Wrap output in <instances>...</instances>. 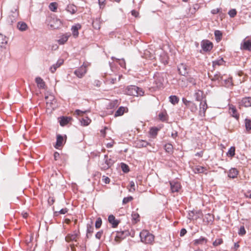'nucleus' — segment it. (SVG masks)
<instances>
[{"instance_id":"7c9ffc66","label":"nucleus","mask_w":251,"mask_h":251,"mask_svg":"<svg viewBox=\"0 0 251 251\" xmlns=\"http://www.w3.org/2000/svg\"><path fill=\"white\" fill-rule=\"evenodd\" d=\"M66 9L68 12H70L72 14H75L77 11L76 7L74 4L68 5Z\"/></svg>"},{"instance_id":"7ed1b4c3","label":"nucleus","mask_w":251,"mask_h":251,"mask_svg":"<svg viewBox=\"0 0 251 251\" xmlns=\"http://www.w3.org/2000/svg\"><path fill=\"white\" fill-rule=\"evenodd\" d=\"M115 161L109 157L108 155L105 154L104 156L102 161L100 162V166L101 170L105 171L110 168L115 163Z\"/></svg>"},{"instance_id":"1a4fd4ad","label":"nucleus","mask_w":251,"mask_h":251,"mask_svg":"<svg viewBox=\"0 0 251 251\" xmlns=\"http://www.w3.org/2000/svg\"><path fill=\"white\" fill-rule=\"evenodd\" d=\"M201 46L204 51H208L213 48V44L208 40L202 41L201 43Z\"/></svg>"},{"instance_id":"58836bf2","label":"nucleus","mask_w":251,"mask_h":251,"mask_svg":"<svg viewBox=\"0 0 251 251\" xmlns=\"http://www.w3.org/2000/svg\"><path fill=\"white\" fill-rule=\"evenodd\" d=\"M169 99L170 101L173 104L177 103L179 101V99L176 96H171Z\"/></svg>"},{"instance_id":"4c0bfd02","label":"nucleus","mask_w":251,"mask_h":251,"mask_svg":"<svg viewBox=\"0 0 251 251\" xmlns=\"http://www.w3.org/2000/svg\"><path fill=\"white\" fill-rule=\"evenodd\" d=\"M229 112L232 115V116L236 119H238L239 116L237 114L236 109L235 107H230L229 108Z\"/></svg>"},{"instance_id":"b1692460","label":"nucleus","mask_w":251,"mask_h":251,"mask_svg":"<svg viewBox=\"0 0 251 251\" xmlns=\"http://www.w3.org/2000/svg\"><path fill=\"white\" fill-rule=\"evenodd\" d=\"M238 172L235 168H231L229 170L228 173V176L231 178H234L237 177Z\"/></svg>"},{"instance_id":"72a5a7b5","label":"nucleus","mask_w":251,"mask_h":251,"mask_svg":"<svg viewBox=\"0 0 251 251\" xmlns=\"http://www.w3.org/2000/svg\"><path fill=\"white\" fill-rule=\"evenodd\" d=\"M224 61L223 58H221L219 59L213 61V66L215 67L216 66H220L224 64Z\"/></svg>"},{"instance_id":"a19ab883","label":"nucleus","mask_w":251,"mask_h":251,"mask_svg":"<svg viewBox=\"0 0 251 251\" xmlns=\"http://www.w3.org/2000/svg\"><path fill=\"white\" fill-rule=\"evenodd\" d=\"M206 170L204 167L201 166H197L194 169V172L195 173H203Z\"/></svg>"},{"instance_id":"9d476101","label":"nucleus","mask_w":251,"mask_h":251,"mask_svg":"<svg viewBox=\"0 0 251 251\" xmlns=\"http://www.w3.org/2000/svg\"><path fill=\"white\" fill-rule=\"evenodd\" d=\"M177 69L179 73L182 75L185 76L188 74V67L185 64L181 63L178 65L177 66Z\"/></svg>"},{"instance_id":"5fc2aeb1","label":"nucleus","mask_w":251,"mask_h":251,"mask_svg":"<svg viewBox=\"0 0 251 251\" xmlns=\"http://www.w3.org/2000/svg\"><path fill=\"white\" fill-rule=\"evenodd\" d=\"M196 100L197 101H200L201 100L202 92L199 91V92L195 93Z\"/></svg>"},{"instance_id":"f03ea898","label":"nucleus","mask_w":251,"mask_h":251,"mask_svg":"<svg viewBox=\"0 0 251 251\" xmlns=\"http://www.w3.org/2000/svg\"><path fill=\"white\" fill-rule=\"evenodd\" d=\"M125 93L127 95L138 97L143 96L144 91L137 86L130 85L126 88Z\"/></svg>"},{"instance_id":"603ef678","label":"nucleus","mask_w":251,"mask_h":251,"mask_svg":"<svg viewBox=\"0 0 251 251\" xmlns=\"http://www.w3.org/2000/svg\"><path fill=\"white\" fill-rule=\"evenodd\" d=\"M87 112H89V111L88 110H84V111H82V110H79V109H76L75 111V114L77 116H81L83 114Z\"/></svg>"},{"instance_id":"2f4dec72","label":"nucleus","mask_w":251,"mask_h":251,"mask_svg":"<svg viewBox=\"0 0 251 251\" xmlns=\"http://www.w3.org/2000/svg\"><path fill=\"white\" fill-rule=\"evenodd\" d=\"M125 108L124 107H123V106L120 107L118 109V110L115 112V113L114 115L115 117H118V116H120L123 115L125 112Z\"/></svg>"},{"instance_id":"69168bd1","label":"nucleus","mask_w":251,"mask_h":251,"mask_svg":"<svg viewBox=\"0 0 251 251\" xmlns=\"http://www.w3.org/2000/svg\"><path fill=\"white\" fill-rule=\"evenodd\" d=\"M131 13V15L133 16H134L135 17H138V16L139 15V13L135 10H132Z\"/></svg>"},{"instance_id":"412c9836","label":"nucleus","mask_w":251,"mask_h":251,"mask_svg":"<svg viewBox=\"0 0 251 251\" xmlns=\"http://www.w3.org/2000/svg\"><path fill=\"white\" fill-rule=\"evenodd\" d=\"M127 235V232L126 231H121L117 232L115 239L117 240L124 239Z\"/></svg>"},{"instance_id":"c85d7f7f","label":"nucleus","mask_w":251,"mask_h":251,"mask_svg":"<svg viewBox=\"0 0 251 251\" xmlns=\"http://www.w3.org/2000/svg\"><path fill=\"white\" fill-rule=\"evenodd\" d=\"M17 28L22 31H25L27 28V25L24 22H19L17 24Z\"/></svg>"},{"instance_id":"473e14b6","label":"nucleus","mask_w":251,"mask_h":251,"mask_svg":"<svg viewBox=\"0 0 251 251\" xmlns=\"http://www.w3.org/2000/svg\"><path fill=\"white\" fill-rule=\"evenodd\" d=\"M149 145V143L144 140H139L136 143V146L138 148L146 147Z\"/></svg>"},{"instance_id":"ea45409f","label":"nucleus","mask_w":251,"mask_h":251,"mask_svg":"<svg viewBox=\"0 0 251 251\" xmlns=\"http://www.w3.org/2000/svg\"><path fill=\"white\" fill-rule=\"evenodd\" d=\"M164 149L168 153H171L173 151V147L172 144H167L164 146Z\"/></svg>"},{"instance_id":"774afa93","label":"nucleus","mask_w":251,"mask_h":251,"mask_svg":"<svg viewBox=\"0 0 251 251\" xmlns=\"http://www.w3.org/2000/svg\"><path fill=\"white\" fill-rule=\"evenodd\" d=\"M245 196L247 198L251 199V191H248L245 193Z\"/></svg>"},{"instance_id":"49530a36","label":"nucleus","mask_w":251,"mask_h":251,"mask_svg":"<svg viewBox=\"0 0 251 251\" xmlns=\"http://www.w3.org/2000/svg\"><path fill=\"white\" fill-rule=\"evenodd\" d=\"M223 240L221 238H218L216 239L213 242V245L215 247L218 246L223 243Z\"/></svg>"},{"instance_id":"052dcab7","label":"nucleus","mask_w":251,"mask_h":251,"mask_svg":"<svg viewBox=\"0 0 251 251\" xmlns=\"http://www.w3.org/2000/svg\"><path fill=\"white\" fill-rule=\"evenodd\" d=\"M68 210L67 208H63L61 209L58 212V213L60 214H65L68 212ZM57 213V212H55V213Z\"/></svg>"},{"instance_id":"09e8293b","label":"nucleus","mask_w":251,"mask_h":251,"mask_svg":"<svg viewBox=\"0 0 251 251\" xmlns=\"http://www.w3.org/2000/svg\"><path fill=\"white\" fill-rule=\"evenodd\" d=\"M121 168L123 171L125 173H127L129 172L128 166L124 163H121Z\"/></svg>"},{"instance_id":"cd10ccee","label":"nucleus","mask_w":251,"mask_h":251,"mask_svg":"<svg viewBox=\"0 0 251 251\" xmlns=\"http://www.w3.org/2000/svg\"><path fill=\"white\" fill-rule=\"evenodd\" d=\"M7 43V39L2 34H0V49L5 47Z\"/></svg>"},{"instance_id":"f8f14e48","label":"nucleus","mask_w":251,"mask_h":251,"mask_svg":"<svg viewBox=\"0 0 251 251\" xmlns=\"http://www.w3.org/2000/svg\"><path fill=\"white\" fill-rule=\"evenodd\" d=\"M207 105L206 101H201L200 104V115L201 117L205 116V113L207 109Z\"/></svg>"},{"instance_id":"3c124183","label":"nucleus","mask_w":251,"mask_h":251,"mask_svg":"<svg viewBox=\"0 0 251 251\" xmlns=\"http://www.w3.org/2000/svg\"><path fill=\"white\" fill-rule=\"evenodd\" d=\"M133 200V197L132 196H129L127 197H125L123 200V204H125L128 202L131 201Z\"/></svg>"},{"instance_id":"13d9d810","label":"nucleus","mask_w":251,"mask_h":251,"mask_svg":"<svg viewBox=\"0 0 251 251\" xmlns=\"http://www.w3.org/2000/svg\"><path fill=\"white\" fill-rule=\"evenodd\" d=\"M182 101L183 103L186 105V106L188 107L189 105L191 103L192 101L187 100L185 98H183L182 99Z\"/></svg>"},{"instance_id":"9b49d317","label":"nucleus","mask_w":251,"mask_h":251,"mask_svg":"<svg viewBox=\"0 0 251 251\" xmlns=\"http://www.w3.org/2000/svg\"><path fill=\"white\" fill-rule=\"evenodd\" d=\"M170 184L172 193L178 192L181 187L180 183L178 182L170 181Z\"/></svg>"},{"instance_id":"6e6552de","label":"nucleus","mask_w":251,"mask_h":251,"mask_svg":"<svg viewBox=\"0 0 251 251\" xmlns=\"http://www.w3.org/2000/svg\"><path fill=\"white\" fill-rule=\"evenodd\" d=\"M87 72L86 66L83 64L79 68L75 70V74L79 78L82 77Z\"/></svg>"},{"instance_id":"864d4df0","label":"nucleus","mask_w":251,"mask_h":251,"mask_svg":"<svg viewBox=\"0 0 251 251\" xmlns=\"http://www.w3.org/2000/svg\"><path fill=\"white\" fill-rule=\"evenodd\" d=\"M228 13L230 17L233 18L237 14V12L235 9H232L228 11Z\"/></svg>"},{"instance_id":"dca6fc26","label":"nucleus","mask_w":251,"mask_h":251,"mask_svg":"<svg viewBox=\"0 0 251 251\" xmlns=\"http://www.w3.org/2000/svg\"><path fill=\"white\" fill-rule=\"evenodd\" d=\"M241 48L243 50L251 51V40H244L243 43L241 44Z\"/></svg>"},{"instance_id":"ddd939ff","label":"nucleus","mask_w":251,"mask_h":251,"mask_svg":"<svg viewBox=\"0 0 251 251\" xmlns=\"http://www.w3.org/2000/svg\"><path fill=\"white\" fill-rule=\"evenodd\" d=\"M208 240L207 238L201 236L199 239H195L193 241V244L195 246H198L199 245L206 244L207 243Z\"/></svg>"},{"instance_id":"0e129e2a","label":"nucleus","mask_w":251,"mask_h":251,"mask_svg":"<svg viewBox=\"0 0 251 251\" xmlns=\"http://www.w3.org/2000/svg\"><path fill=\"white\" fill-rule=\"evenodd\" d=\"M54 202V199L53 197H50L48 199V203L50 205H52Z\"/></svg>"},{"instance_id":"0eeeda50","label":"nucleus","mask_w":251,"mask_h":251,"mask_svg":"<svg viewBox=\"0 0 251 251\" xmlns=\"http://www.w3.org/2000/svg\"><path fill=\"white\" fill-rule=\"evenodd\" d=\"M122 76V75H119L118 76V81L120 80ZM104 77H105V82L107 84H114L117 80V75H115V77H113L111 75L109 76L105 74Z\"/></svg>"},{"instance_id":"e433bc0d","label":"nucleus","mask_w":251,"mask_h":251,"mask_svg":"<svg viewBox=\"0 0 251 251\" xmlns=\"http://www.w3.org/2000/svg\"><path fill=\"white\" fill-rule=\"evenodd\" d=\"M214 35L217 42L220 41L222 37V33L221 31L217 30L215 31Z\"/></svg>"},{"instance_id":"8fccbe9b","label":"nucleus","mask_w":251,"mask_h":251,"mask_svg":"<svg viewBox=\"0 0 251 251\" xmlns=\"http://www.w3.org/2000/svg\"><path fill=\"white\" fill-rule=\"evenodd\" d=\"M102 224V220L100 218H98L95 223V227L96 228H99Z\"/></svg>"},{"instance_id":"4d7b16f0","label":"nucleus","mask_w":251,"mask_h":251,"mask_svg":"<svg viewBox=\"0 0 251 251\" xmlns=\"http://www.w3.org/2000/svg\"><path fill=\"white\" fill-rule=\"evenodd\" d=\"M205 219H206L207 222H210L213 221L214 217L211 214H207L205 215Z\"/></svg>"},{"instance_id":"c03bdc74","label":"nucleus","mask_w":251,"mask_h":251,"mask_svg":"<svg viewBox=\"0 0 251 251\" xmlns=\"http://www.w3.org/2000/svg\"><path fill=\"white\" fill-rule=\"evenodd\" d=\"M158 130L156 127H152L150 129V133L152 136H155L157 134Z\"/></svg>"},{"instance_id":"a878e982","label":"nucleus","mask_w":251,"mask_h":251,"mask_svg":"<svg viewBox=\"0 0 251 251\" xmlns=\"http://www.w3.org/2000/svg\"><path fill=\"white\" fill-rule=\"evenodd\" d=\"M63 137L61 135H58L57 136L56 143L55 146L56 149H59V148L63 145Z\"/></svg>"},{"instance_id":"a211bd4d","label":"nucleus","mask_w":251,"mask_h":251,"mask_svg":"<svg viewBox=\"0 0 251 251\" xmlns=\"http://www.w3.org/2000/svg\"><path fill=\"white\" fill-rule=\"evenodd\" d=\"M70 33H65L63 34L58 40L57 42L60 45H63L66 43L68 40L69 37L70 36Z\"/></svg>"},{"instance_id":"a18cd8bd","label":"nucleus","mask_w":251,"mask_h":251,"mask_svg":"<svg viewBox=\"0 0 251 251\" xmlns=\"http://www.w3.org/2000/svg\"><path fill=\"white\" fill-rule=\"evenodd\" d=\"M187 107L189 108L192 112H195L197 109V106L193 102H191Z\"/></svg>"},{"instance_id":"79ce46f5","label":"nucleus","mask_w":251,"mask_h":251,"mask_svg":"<svg viewBox=\"0 0 251 251\" xmlns=\"http://www.w3.org/2000/svg\"><path fill=\"white\" fill-rule=\"evenodd\" d=\"M57 4L56 2H51L49 5L50 9L53 12H55L57 10Z\"/></svg>"},{"instance_id":"bb28decb","label":"nucleus","mask_w":251,"mask_h":251,"mask_svg":"<svg viewBox=\"0 0 251 251\" xmlns=\"http://www.w3.org/2000/svg\"><path fill=\"white\" fill-rule=\"evenodd\" d=\"M94 227L93 226V222L91 221L90 223L87 224V234L86 236L87 238L89 237L90 234L93 232Z\"/></svg>"},{"instance_id":"6ab92c4d","label":"nucleus","mask_w":251,"mask_h":251,"mask_svg":"<svg viewBox=\"0 0 251 251\" xmlns=\"http://www.w3.org/2000/svg\"><path fill=\"white\" fill-rule=\"evenodd\" d=\"M108 220L109 222L112 225L113 227H117L119 223V222L115 219V217L113 215H110L108 216Z\"/></svg>"},{"instance_id":"20e7f679","label":"nucleus","mask_w":251,"mask_h":251,"mask_svg":"<svg viewBox=\"0 0 251 251\" xmlns=\"http://www.w3.org/2000/svg\"><path fill=\"white\" fill-rule=\"evenodd\" d=\"M140 237L142 242L146 244L151 243L154 241V236L147 230H143L140 233Z\"/></svg>"},{"instance_id":"6e6d98bb","label":"nucleus","mask_w":251,"mask_h":251,"mask_svg":"<svg viewBox=\"0 0 251 251\" xmlns=\"http://www.w3.org/2000/svg\"><path fill=\"white\" fill-rule=\"evenodd\" d=\"M246 232L244 226H241L238 231V234L240 236H243L246 234Z\"/></svg>"},{"instance_id":"37998d69","label":"nucleus","mask_w":251,"mask_h":251,"mask_svg":"<svg viewBox=\"0 0 251 251\" xmlns=\"http://www.w3.org/2000/svg\"><path fill=\"white\" fill-rule=\"evenodd\" d=\"M245 126L247 131L251 130V120L246 119H245Z\"/></svg>"},{"instance_id":"4be33fe9","label":"nucleus","mask_w":251,"mask_h":251,"mask_svg":"<svg viewBox=\"0 0 251 251\" xmlns=\"http://www.w3.org/2000/svg\"><path fill=\"white\" fill-rule=\"evenodd\" d=\"M158 118L162 122H166L168 119V115L165 110L161 111L158 114Z\"/></svg>"},{"instance_id":"5701e85b","label":"nucleus","mask_w":251,"mask_h":251,"mask_svg":"<svg viewBox=\"0 0 251 251\" xmlns=\"http://www.w3.org/2000/svg\"><path fill=\"white\" fill-rule=\"evenodd\" d=\"M35 82L37 84V86L40 89H44L45 86V83L42 78L40 77H37L35 78Z\"/></svg>"},{"instance_id":"f3484780","label":"nucleus","mask_w":251,"mask_h":251,"mask_svg":"<svg viewBox=\"0 0 251 251\" xmlns=\"http://www.w3.org/2000/svg\"><path fill=\"white\" fill-rule=\"evenodd\" d=\"M64 62V60L63 59H59L57 62L52 65L50 67V71L51 73H53L57 69V68H58L59 67H60L62 64H63Z\"/></svg>"},{"instance_id":"39448f33","label":"nucleus","mask_w":251,"mask_h":251,"mask_svg":"<svg viewBox=\"0 0 251 251\" xmlns=\"http://www.w3.org/2000/svg\"><path fill=\"white\" fill-rule=\"evenodd\" d=\"M80 232L79 230H75L73 233L68 234L65 237L67 242L77 241V238L79 236Z\"/></svg>"},{"instance_id":"bf43d9fd","label":"nucleus","mask_w":251,"mask_h":251,"mask_svg":"<svg viewBox=\"0 0 251 251\" xmlns=\"http://www.w3.org/2000/svg\"><path fill=\"white\" fill-rule=\"evenodd\" d=\"M103 231H98L95 235V237L97 239H100L101 237V236L102 235Z\"/></svg>"},{"instance_id":"423d86ee","label":"nucleus","mask_w":251,"mask_h":251,"mask_svg":"<svg viewBox=\"0 0 251 251\" xmlns=\"http://www.w3.org/2000/svg\"><path fill=\"white\" fill-rule=\"evenodd\" d=\"M153 79L155 87L159 89L162 88L163 86V82L164 81L163 77L159 73H157L154 75Z\"/></svg>"},{"instance_id":"e2e57ef3","label":"nucleus","mask_w":251,"mask_h":251,"mask_svg":"<svg viewBox=\"0 0 251 251\" xmlns=\"http://www.w3.org/2000/svg\"><path fill=\"white\" fill-rule=\"evenodd\" d=\"M186 233H187V230H186V229L182 228L180 230V236L181 237H182V236H184L186 234Z\"/></svg>"},{"instance_id":"393cba45","label":"nucleus","mask_w":251,"mask_h":251,"mask_svg":"<svg viewBox=\"0 0 251 251\" xmlns=\"http://www.w3.org/2000/svg\"><path fill=\"white\" fill-rule=\"evenodd\" d=\"M79 121L81 125L83 126L89 125L91 122V120L88 117L80 118Z\"/></svg>"},{"instance_id":"680f3d73","label":"nucleus","mask_w":251,"mask_h":251,"mask_svg":"<svg viewBox=\"0 0 251 251\" xmlns=\"http://www.w3.org/2000/svg\"><path fill=\"white\" fill-rule=\"evenodd\" d=\"M187 81L193 85H194L196 84L195 80L191 77H189L187 78Z\"/></svg>"},{"instance_id":"338daca9","label":"nucleus","mask_w":251,"mask_h":251,"mask_svg":"<svg viewBox=\"0 0 251 251\" xmlns=\"http://www.w3.org/2000/svg\"><path fill=\"white\" fill-rule=\"evenodd\" d=\"M220 9L219 8L214 9L211 10V12L213 14H216L220 12Z\"/></svg>"},{"instance_id":"c9c22d12","label":"nucleus","mask_w":251,"mask_h":251,"mask_svg":"<svg viewBox=\"0 0 251 251\" xmlns=\"http://www.w3.org/2000/svg\"><path fill=\"white\" fill-rule=\"evenodd\" d=\"M235 148L234 147H231L226 153V155L229 157H233L235 155Z\"/></svg>"},{"instance_id":"f704fd0d","label":"nucleus","mask_w":251,"mask_h":251,"mask_svg":"<svg viewBox=\"0 0 251 251\" xmlns=\"http://www.w3.org/2000/svg\"><path fill=\"white\" fill-rule=\"evenodd\" d=\"M113 60L115 59L117 62L119 63V65L121 66L122 68H125L126 67V62L124 59H120L119 58H116L114 57H112L111 58Z\"/></svg>"},{"instance_id":"4468645a","label":"nucleus","mask_w":251,"mask_h":251,"mask_svg":"<svg viewBox=\"0 0 251 251\" xmlns=\"http://www.w3.org/2000/svg\"><path fill=\"white\" fill-rule=\"evenodd\" d=\"M240 103L246 107L251 106V97L243 98Z\"/></svg>"},{"instance_id":"f257e3e1","label":"nucleus","mask_w":251,"mask_h":251,"mask_svg":"<svg viewBox=\"0 0 251 251\" xmlns=\"http://www.w3.org/2000/svg\"><path fill=\"white\" fill-rule=\"evenodd\" d=\"M46 24L50 29L58 28L62 24L61 21L54 14H51L47 17Z\"/></svg>"},{"instance_id":"c756f323","label":"nucleus","mask_w":251,"mask_h":251,"mask_svg":"<svg viewBox=\"0 0 251 251\" xmlns=\"http://www.w3.org/2000/svg\"><path fill=\"white\" fill-rule=\"evenodd\" d=\"M71 119L70 117H62L59 121L60 125L62 126H65L69 123Z\"/></svg>"},{"instance_id":"aec40b11","label":"nucleus","mask_w":251,"mask_h":251,"mask_svg":"<svg viewBox=\"0 0 251 251\" xmlns=\"http://www.w3.org/2000/svg\"><path fill=\"white\" fill-rule=\"evenodd\" d=\"M81 28V25L79 24H76L75 25H73L72 27L71 30L72 31V33L73 35V36L75 38H76L78 35V29Z\"/></svg>"},{"instance_id":"2eb2a0df","label":"nucleus","mask_w":251,"mask_h":251,"mask_svg":"<svg viewBox=\"0 0 251 251\" xmlns=\"http://www.w3.org/2000/svg\"><path fill=\"white\" fill-rule=\"evenodd\" d=\"M209 77L211 78L212 81H217L219 84L223 78V76L219 72H217L213 76L209 75Z\"/></svg>"},{"instance_id":"de8ad7c7","label":"nucleus","mask_w":251,"mask_h":251,"mask_svg":"<svg viewBox=\"0 0 251 251\" xmlns=\"http://www.w3.org/2000/svg\"><path fill=\"white\" fill-rule=\"evenodd\" d=\"M131 216L132 220L135 221V223H137L138 221H139V215L137 213H132V214H131Z\"/></svg>"}]
</instances>
